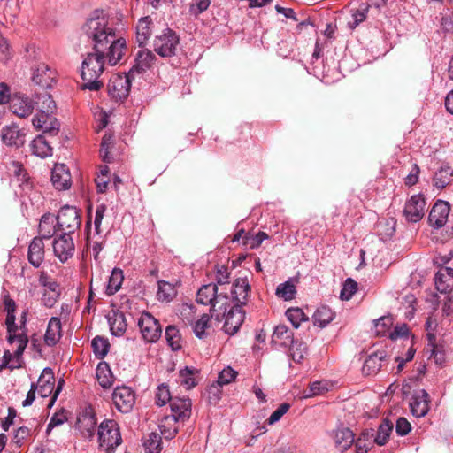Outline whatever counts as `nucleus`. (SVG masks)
Instances as JSON below:
<instances>
[{"instance_id": "nucleus-23", "label": "nucleus", "mask_w": 453, "mask_h": 453, "mask_svg": "<svg viewBox=\"0 0 453 453\" xmlns=\"http://www.w3.org/2000/svg\"><path fill=\"white\" fill-rule=\"evenodd\" d=\"M331 437L340 452L346 451L355 441L354 434L348 427H338L332 431Z\"/></svg>"}, {"instance_id": "nucleus-7", "label": "nucleus", "mask_w": 453, "mask_h": 453, "mask_svg": "<svg viewBox=\"0 0 453 453\" xmlns=\"http://www.w3.org/2000/svg\"><path fill=\"white\" fill-rule=\"evenodd\" d=\"M56 219L58 229L70 235H73L81 224V211L73 206L62 207Z\"/></svg>"}, {"instance_id": "nucleus-46", "label": "nucleus", "mask_w": 453, "mask_h": 453, "mask_svg": "<svg viewBox=\"0 0 453 453\" xmlns=\"http://www.w3.org/2000/svg\"><path fill=\"white\" fill-rule=\"evenodd\" d=\"M124 280L123 271L119 268H114L109 278L106 293L111 296L118 292Z\"/></svg>"}, {"instance_id": "nucleus-10", "label": "nucleus", "mask_w": 453, "mask_h": 453, "mask_svg": "<svg viewBox=\"0 0 453 453\" xmlns=\"http://www.w3.org/2000/svg\"><path fill=\"white\" fill-rule=\"evenodd\" d=\"M112 402L119 411L128 413L135 403V393L130 387H116L112 393Z\"/></svg>"}, {"instance_id": "nucleus-49", "label": "nucleus", "mask_w": 453, "mask_h": 453, "mask_svg": "<svg viewBox=\"0 0 453 453\" xmlns=\"http://www.w3.org/2000/svg\"><path fill=\"white\" fill-rule=\"evenodd\" d=\"M286 316L295 328H298L302 322L309 320L308 316L298 307L288 309Z\"/></svg>"}, {"instance_id": "nucleus-50", "label": "nucleus", "mask_w": 453, "mask_h": 453, "mask_svg": "<svg viewBox=\"0 0 453 453\" xmlns=\"http://www.w3.org/2000/svg\"><path fill=\"white\" fill-rule=\"evenodd\" d=\"M289 355L293 361L300 363L304 356L307 354V346L303 342H298L294 339V342L288 346Z\"/></svg>"}, {"instance_id": "nucleus-42", "label": "nucleus", "mask_w": 453, "mask_h": 453, "mask_svg": "<svg viewBox=\"0 0 453 453\" xmlns=\"http://www.w3.org/2000/svg\"><path fill=\"white\" fill-rule=\"evenodd\" d=\"M157 297L161 302H171L176 296V289L174 285L165 280H159L157 282Z\"/></svg>"}, {"instance_id": "nucleus-9", "label": "nucleus", "mask_w": 453, "mask_h": 453, "mask_svg": "<svg viewBox=\"0 0 453 453\" xmlns=\"http://www.w3.org/2000/svg\"><path fill=\"white\" fill-rule=\"evenodd\" d=\"M138 326L142 338L148 342H156L162 334V327L150 313L142 312L138 319Z\"/></svg>"}, {"instance_id": "nucleus-36", "label": "nucleus", "mask_w": 453, "mask_h": 453, "mask_svg": "<svg viewBox=\"0 0 453 453\" xmlns=\"http://www.w3.org/2000/svg\"><path fill=\"white\" fill-rule=\"evenodd\" d=\"M108 321L113 335L120 336L127 329L126 318L121 311H112V314L108 317Z\"/></svg>"}, {"instance_id": "nucleus-32", "label": "nucleus", "mask_w": 453, "mask_h": 453, "mask_svg": "<svg viewBox=\"0 0 453 453\" xmlns=\"http://www.w3.org/2000/svg\"><path fill=\"white\" fill-rule=\"evenodd\" d=\"M154 60L155 56L150 50H140L136 55L135 63L130 70H134V74L141 73L149 69Z\"/></svg>"}, {"instance_id": "nucleus-18", "label": "nucleus", "mask_w": 453, "mask_h": 453, "mask_svg": "<svg viewBox=\"0 0 453 453\" xmlns=\"http://www.w3.org/2000/svg\"><path fill=\"white\" fill-rule=\"evenodd\" d=\"M27 347H25V342L21 340L20 344L17 346V349L12 353L9 349L4 350V356L0 360V370L19 369L22 367V355Z\"/></svg>"}, {"instance_id": "nucleus-17", "label": "nucleus", "mask_w": 453, "mask_h": 453, "mask_svg": "<svg viewBox=\"0 0 453 453\" xmlns=\"http://www.w3.org/2000/svg\"><path fill=\"white\" fill-rule=\"evenodd\" d=\"M449 211L450 206L448 202L438 200L429 213L428 220L430 225L435 228L442 227L448 220Z\"/></svg>"}, {"instance_id": "nucleus-12", "label": "nucleus", "mask_w": 453, "mask_h": 453, "mask_svg": "<svg viewBox=\"0 0 453 453\" xmlns=\"http://www.w3.org/2000/svg\"><path fill=\"white\" fill-rule=\"evenodd\" d=\"M426 199L420 194L411 196L405 203L403 216L409 222L416 223L422 219L426 211Z\"/></svg>"}, {"instance_id": "nucleus-62", "label": "nucleus", "mask_w": 453, "mask_h": 453, "mask_svg": "<svg viewBox=\"0 0 453 453\" xmlns=\"http://www.w3.org/2000/svg\"><path fill=\"white\" fill-rule=\"evenodd\" d=\"M58 296H60V290L57 293L44 291L42 293V302L46 307L51 308L55 305Z\"/></svg>"}, {"instance_id": "nucleus-51", "label": "nucleus", "mask_w": 453, "mask_h": 453, "mask_svg": "<svg viewBox=\"0 0 453 453\" xmlns=\"http://www.w3.org/2000/svg\"><path fill=\"white\" fill-rule=\"evenodd\" d=\"M211 316L203 314L199 319H197L193 325V332L196 336L199 339H203L207 336V330L210 328V319Z\"/></svg>"}, {"instance_id": "nucleus-20", "label": "nucleus", "mask_w": 453, "mask_h": 453, "mask_svg": "<svg viewBox=\"0 0 453 453\" xmlns=\"http://www.w3.org/2000/svg\"><path fill=\"white\" fill-rule=\"evenodd\" d=\"M96 421L95 415L90 410H85L79 414L75 424L77 429L82 437L92 438L95 434Z\"/></svg>"}, {"instance_id": "nucleus-22", "label": "nucleus", "mask_w": 453, "mask_h": 453, "mask_svg": "<svg viewBox=\"0 0 453 453\" xmlns=\"http://www.w3.org/2000/svg\"><path fill=\"white\" fill-rule=\"evenodd\" d=\"M25 133L16 125L5 126L1 130V139L7 146L20 147L25 143Z\"/></svg>"}, {"instance_id": "nucleus-13", "label": "nucleus", "mask_w": 453, "mask_h": 453, "mask_svg": "<svg viewBox=\"0 0 453 453\" xmlns=\"http://www.w3.org/2000/svg\"><path fill=\"white\" fill-rule=\"evenodd\" d=\"M57 80L56 70L45 63H38L33 68L32 81L43 88H51Z\"/></svg>"}, {"instance_id": "nucleus-3", "label": "nucleus", "mask_w": 453, "mask_h": 453, "mask_svg": "<svg viewBox=\"0 0 453 453\" xmlns=\"http://www.w3.org/2000/svg\"><path fill=\"white\" fill-rule=\"evenodd\" d=\"M105 62L109 64L107 50H94L87 55L81 65L82 89L97 91L103 87L99 78L104 71Z\"/></svg>"}, {"instance_id": "nucleus-30", "label": "nucleus", "mask_w": 453, "mask_h": 453, "mask_svg": "<svg viewBox=\"0 0 453 453\" xmlns=\"http://www.w3.org/2000/svg\"><path fill=\"white\" fill-rule=\"evenodd\" d=\"M54 373L53 371L46 367L42 370L41 376L38 379V393L42 397H47L54 388Z\"/></svg>"}, {"instance_id": "nucleus-28", "label": "nucleus", "mask_w": 453, "mask_h": 453, "mask_svg": "<svg viewBox=\"0 0 453 453\" xmlns=\"http://www.w3.org/2000/svg\"><path fill=\"white\" fill-rule=\"evenodd\" d=\"M386 357L385 351H377L366 357L362 372L363 374L371 376L376 374L381 368L382 361Z\"/></svg>"}, {"instance_id": "nucleus-45", "label": "nucleus", "mask_w": 453, "mask_h": 453, "mask_svg": "<svg viewBox=\"0 0 453 453\" xmlns=\"http://www.w3.org/2000/svg\"><path fill=\"white\" fill-rule=\"evenodd\" d=\"M7 169L9 173L16 178L20 186H28L29 178L27 177V173L21 163L18 161H12L8 165Z\"/></svg>"}, {"instance_id": "nucleus-14", "label": "nucleus", "mask_w": 453, "mask_h": 453, "mask_svg": "<svg viewBox=\"0 0 453 453\" xmlns=\"http://www.w3.org/2000/svg\"><path fill=\"white\" fill-rule=\"evenodd\" d=\"M10 110L19 118H27L35 110V100L26 95L16 94L10 101Z\"/></svg>"}, {"instance_id": "nucleus-34", "label": "nucleus", "mask_w": 453, "mask_h": 453, "mask_svg": "<svg viewBox=\"0 0 453 453\" xmlns=\"http://www.w3.org/2000/svg\"><path fill=\"white\" fill-rule=\"evenodd\" d=\"M57 219L53 214H44L39 223V234L43 239H50L57 232Z\"/></svg>"}, {"instance_id": "nucleus-58", "label": "nucleus", "mask_w": 453, "mask_h": 453, "mask_svg": "<svg viewBox=\"0 0 453 453\" xmlns=\"http://www.w3.org/2000/svg\"><path fill=\"white\" fill-rule=\"evenodd\" d=\"M237 375V372L230 366L224 368L219 374L218 382L219 385H227L232 382Z\"/></svg>"}, {"instance_id": "nucleus-4", "label": "nucleus", "mask_w": 453, "mask_h": 453, "mask_svg": "<svg viewBox=\"0 0 453 453\" xmlns=\"http://www.w3.org/2000/svg\"><path fill=\"white\" fill-rule=\"evenodd\" d=\"M196 301L203 305H211V316L217 321L223 320L229 306V296L223 292L218 293V287L213 283L203 285L198 289Z\"/></svg>"}, {"instance_id": "nucleus-19", "label": "nucleus", "mask_w": 453, "mask_h": 453, "mask_svg": "<svg viewBox=\"0 0 453 453\" xmlns=\"http://www.w3.org/2000/svg\"><path fill=\"white\" fill-rule=\"evenodd\" d=\"M429 395L425 389L417 390L411 398L410 408L413 416L425 417L429 411Z\"/></svg>"}, {"instance_id": "nucleus-15", "label": "nucleus", "mask_w": 453, "mask_h": 453, "mask_svg": "<svg viewBox=\"0 0 453 453\" xmlns=\"http://www.w3.org/2000/svg\"><path fill=\"white\" fill-rule=\"evenodd\" d=\"M223 319H225L223 326L225 332L227 334L233 335L239 330L243 323L244 312L242 310V307H235L229 303Z\"/></svg>"}, {"instance_id": "nucleus-55", "label": "nucleus", "mask_w": 453, "mask_h": 453, "mask_svg": "<svg viewBox=\"0 0 453 453\" xmlns=\"http://www.w3.org/2000/svg\"><path fill=\"white\" fill-rule=\"evenodd\" d=\"M155 398L158 406H164L167 403H171L173 397L171 396L168 386L162 383L157 388Z\"/></svg>"}, {"instance_id": "nucleus-52", "label": "nucleus", "mask_w": 453, "mask_h": 453, "mask_svg": "<svg viewBox=\"0 0 453 453\" xmlns=\"http://www.w3.org/2000/svg\"><path fill=\"white\" fill-rule=\"evenodd\" d=\"M38 281L42 287L45 288L44 291L57 293L58 290H60L59 284L45 271L39 272Z\"/></svg>"}, {"instance_id": "nucleus-16", "label": "nucleus", "mask_w": 453, "mask_h": 453, "mask_svg": "<svg viewBox=\"0 0 453 453\" xmlns=\"http://www.w3.org/2000/svg\"><path fill=\"white\" fill-rule=\"evenodd\" d=\"M250 292V287L248 280L246 278L237 279L232 286L229 303L235 307H241L246 303Z\"/></svg>"}, {"instance_id": "nucleus-57", "label": "nucleus", "mask_w": 453, "mask_h": 453, "mask_svg": "<svg viewBox=\"0 0 453 453\" xmlns=\"http://www.w3.org/2000/svg\"><path fill=\"white\" fill-rule=\"evenodd\" d=\"M357 284L355 280L349 278L346 280L342 289L341 290L340 297L342 300H349L356 293Z\"/></svg>"}, {"instance_id": "nucleus-8", "label": "nucleus", "mask_w": 453, "mask_h": 453, "mask_svg": "<svg viewBox=\"0 0 453 453\" xmlns=\"http://www.w3.org/2000/svg\"><path fill=\"white\" fill-rule=\"evenodd\" d=\"M134 76V70H129L127 73L113 75L108 83V91L111 96L117 100L127 98Z\"/></svg>"}, {"instance_id": "nucleus-27", "label": "nucleus", "mask_w": 453, "mask_h": 453, "mask_svg": "<svg viewBox=\"0 0 453 453\" xmlns=\"http://www.w3.org/2000/svg\"><path fill=\"white\" fill-rule=\"evenodd\" d=\"M436 289L441 293H447L453 288V269L441 267L434 277Z\"/></svg>"}, {"instance_id": "nucleus-48", "label": "nucleus", "mask_w": 453, "mask_h": 453, "mask_svg": "<svg viewBox=\"0 0 453 453\" xmlns=\"http://www.w3.org/2000/svg\"><path fill=\"white\" fill-rule=\"evenodd\" d=\"M93 351L97 358H104L110 349V343L108 340L102 336H96L91 342Z\"/></svg>"}, {"instance_id": "nucleus-41", "label": "nucleus", "mask_w": 453, "mask_h": 453, "mask_svg": "<svg viewBox=\"0 0 453 453\" xmlns=\"http://www.w3.org/2000/svg\"><path fill=\"white\" fill-rule=\"evenodd\" d=\"M7 330V336L6 341L9 344H13L14 342H17V344H20L21 340L25 342V347L27 346L29 342V339L23 330L20 331L19 326L18 324H12V326H6Z\"/></svg>"}, {"instance_id": "nucleus-1", "label": "nucleus", "mask_w": 453, "mask_h": 453, "mask_svg": "<svg viewBox=\"0 0 453 453\" xmlns=\"http://www.w3.org/2000/svg\"><path fill=\"white\" fill-rule=\"evenodd\" d=\"M82 31L93 42V50H108L109 65H115L122 59L127 50L126 41L117 37L104 11L93 12L83 25Z\"/></svg>"}, {"instance_id": "nucleus-56", "label": "nucleus", "mask_w": 453, "mask_h": 453, "mask_svg": "<svg viewBox=\"0 0 453 453\" xmlns=\"http://www.w3.org/2000/svg\"><path fill=\"white\" fill-rule=\"evenodd\" d=\"M394 319L391 316H384L374 321L376 334L385 335L388 330L393 326Z\"/></svg>"}, {"instance_id": "nucleus-33", "label": "nucleus", "mask_w": 453, "mask_h": 453, "mask_svg": "<svg viewBox=\"0 0 453 453\" xmlns=\"http://www.w3.org/2000/svg\"><path fill=\"white\" fill-rule=\"evenodd\" d=\"M32 153L39 157L45 158L52 155V148L44 134L37 135L30 143Z\"/></svg>"}, {"instance_id": "nucleus-21", "label": "nucleus", "mask_w": 453, "mask_h": 453, "mask_svg": "<svg viewBox=\"0 0 453 453\" xmlns=\"http://www.w3.org/2000/svg\"><path fill=\"white\" fill-rule=\"evenodd\" d=\"M191 400L188 397H173L170 403L172 415L176 420L184 422L191 414Z\"/></svg>"}, {"instance_id": "nucleus-5", "label": "nucleus", "mask_w": 453, "mask_h": 453, "mask_svg": "<svg viewBox=\"0 0 453 453\" xmlns=\"http://www.w3.org/2000/svg\"><path fill=\"white\" fill-rule=\"evenodd\" d=\"M98 440L103 450L112 453L122 441L118 423L113 419L104 420L98 427Z\"/></svg>"}, {"instance_id": "nucleus-6", "label": "nucleus", "mask_w": 453, "mask_h": 453, "mask_svg": "<svg viewBox=\"0 0 453 453\" xmlns=\"http://www.w3.org/2000/svg\"><path fill=\"white\" fill-rule=\"evenodd\" d=\"M180 45V37L173 30L165 28L157 35L153 42L154 51L163 58L176 55Z\"/></svg>"}, {"instance_id": "nucleus-25", "label": "nucleus", "mask_w": 453, "mask_h": 453, "mask_svg": "<svg viewBox=\"0 0 453 453\" xmlns=\"http://www.w3.org/2000/svg\"><path fill=\"white\" fill-rule=\"evenodd\" d=\"M44 242L42 238L35 237L28 245L27 260L35 267L39 268L44 260Z\"/></svg>"}, {"instance_id": "nucleus-61", "label": "nucleus", "mask_w": 453, "mask_h": 453, "mask_svg": "<svg viewBox=\"0 0 453 453\" xmlns=\"http://www.w3.org/2000/svg\"><path fill=\"white\" fill-rule=\"evenodd\" d=\"M210 4V0H195L190 6V12L195 16H198L208 9Z\"/></svg>"}, {"instance_id": "nucleus-40", "label": "nucleus", "mask_w": 453, "mask_h": 453, "mask_svg": "<svg viewBox=\"0 0 453 453\" xmlns=\"http://www.w3.org/2000/svg\"><path fill=\"white\" fill-rule=\"evenodd\" d=\"M179 421L175 419V418H171L168 416H165L159 424V429L161 432L162 436L166 439L170 440L173 438L176 434L178 433L179 427L178 423Z\"/></svg>"}, {"instance_id": "nucleus-64", "label": "nucleus", "mask_w": 453, "mask_h": 453, "mask_svg": "<svg viewBox=\"0 0 453 453\" xmlns=\"http://www.w3.org/2000/svg\"><path fill=\"white\" fill-rule=\"evenodd\" d=\"M326 387L321 381H314L311 384L309 392L304 395L303 397H311L314 395H318L326 391Z\"/></svg>"}, {"instance_id": "nucleus-37", "label": "nucleus", "mask_w": 453, "mask_h": 453, "mask_svg": "<svg viewBox=\"0 0 453 453\" xmlns=\"http://www.w3.org/2000/svg\"><path fill=\"white\" fill-rule=\"evenodd\" d=\"M113 374L105 362H100L96 367V380L103 388H109L113 384Z\"/></svg>"}, {"instance_id": "nucleus-2", "label": "nucleus", "mask_w": 453, "mask_h": 453, "mask_svg": "<svg viewBox=\"0 0 453 453\" xmlns=\"http://www.w3.org/2000/svg\"><path fill=\"white\" fill-rule=\"evenodd\" d=\"M35 106H37L38 112L32 119V125L37 130H42L44 134L55 136L59 131L60 124L54 117L57 105L52 96L45 92L36 94L35 96Z\"/></svg>"}, {"instance_id": "nucleus-60", "label": "nucleus", "mask_w": 453, "mask_h": 453, "mask_svg": "<svg viewBox=\"0 0 453 453\" xmlns=\"http://www.w3.org/2000/svg\"><path fill=\"white\" fill-rule=\"evenodd\" d=\"M289 408H290V405L288 403H281L277 408V410H275L271 414V416L267 419L268 424L273 425V424L278 422L282 418V416L288 412Z\"/></svg>"}, {"instance_id": "nucleus-54", "label": "nucleus", "mask_w": 453, "mask_h": 453, "mask_svg": "<svg viewBox=\"0 0 453 453\" xmlns=\"http://www.w3.org/2000/svg\"><path fill=\"white\" fill-rule=\"evenodd\" d=\"M195 372V370L189 367H185L180 371V382L181 385L185 386L187 389H190L197 384Z\"/></svg>"}, {"instance_id": "nucleus-43", "label": "nucleus", "mask_w": 453, "mask_h": 453, "mask_svg": "<svg viewBox=\"0 0 453 453\" xmlns=\"http://www.w3.org/2000/svg\"><path fill=\"white\" fill-rule=\"evenodd\" d=\"M393 430V423L388 419H384L379 426L376 434H374V442L379 446L385 445Z\"/></svg>"}, {"instance_id": "nucleus-35", "label": "nucleus", "mask_w": 453, "mask_h": 453, "mask_svg": "<svg viewBox=\"0 0 453 453\" xmlns=\"http://www.w3.org/2000/svg\"><path fill=\"white\" fill-rule=\"evenodd\" d=\"M374 443V431L364 430L355 441L356 453H367Z\"/></svg>"}, {"instance_id": "nucleus-53", "label": "nucleus", "mask_w": 453, "mask_h": 453, "mask_svg": "<svg viewBox=\"0 0 453 453\" xmlns=\"http://www.w3.org/2000/svg\"><path fill=\"white\" fill-rule=\"evenodd\" d=\"M295 294L296 287L290 280L280 284L276 288V295L285 301L293 299Z\"/></svg>"}, {"instance_id": "nucleus-39", "label": "nucleus", "mask_w": 453, "mask_h": 453, "mask_svg": "<svg viewBox=\"0 0 453 453\" xmlns=\"http://www.w3.org/2000/svg\"><path fill=\"white\" fill-rule=\"evenodd\" d=\"M334 313L327 306L319 307L313 314V323L321 328L327 326L334 319Z\"/></svg>"}, {"instance_id": "nucleus-44", "label": "nucleus", "mask_w": 453, "mask_h": 453, "mask_svg": "<svg viewBox=\"0 0 453 453\" xmlns=\"http://www.w3.org/2000/svg\"><path fill=\"white\" fill-rule=\"evenodd\" d=\"M165 337L168 345L173 351L182 348V339L179 329L174 326H168L165 328Z\"/></svg>"}, {"instance_id": "nucleus-38", "label": "nucleus", "mask_w": 453, "mask_h": 453, "mask_svg": "<svg viewBox=\"0 0 453 453\" xmlns=\"http://www.w3.org/2000/svg\"><path fill=\"white\" fill-rule=\"evenodd\" d=\"M453 180V169L449 165L441 166L434 173V186L437 188H444Z\"/></svg>"}, {"instance_id": "nucleus-11", "label": "nucleus", "mask_w": 453, "mask_h": 453, "mask_svg": "<svg viewBox=\"0 0 453 453\" xmlns=\"http://www.w3.org/2000/svg\"><path fill=\"white\" fill-rule=\"evenodd\" d=\"M54 256L61 262L65 263L70 259L75 250V245L72 235L62 234L52 242Z\"/></svg>"}, {"instance_id": "nucleus-24", "label": "nucleus", "mask_w": 453, "mask_h": 453, "mask_svg": "<svg viewBox=\"0 0 453 453\" xmlns=\"http://www.w3.org/2000/svg\"><path fill=\"white\" fill-rule=\"evenodd\" d=\"M51 181L58 190H65L71 187V174L65 165H55L51 173Z\"/></svg>"}, {"instance_id": "nucleus-59", "label": "nucleus", "mask_w": 453, "mask_h": 453, "mask_svg": "<svg viewBox=\"0 0 453 453\" xmlns=\"http://www.w3.org/2000/svg\"><path fill=\"white\" fill-rule=\"evenodd\" d=\"M66 420L67 417L64 411L55 413L47 426L46 434H50L54 427L63 425Z\"/></svg>"}, {"instance_id": "nucleus-29", "label": "nucleus", "mask_w": 453, "mask_h": 453, "mask_svg": "<svg viewBox=\"0 0 453 453\" xmlns=\"http://www.w3.org/2000/svg\"><path fill=\"white\" fill-rule=\"evenodd\" d=\"M271 342L274 345L288 347L294 342V334L286 325H278L273 330Z\"/></svg>"}, {"instance_id": "nucleus-26", "label": "nucleus", "mask_w": 453, "mask_h": 453, "mask_svg": "<svg viewBox=\"0 0 453 453\" xmlns=\"http://www.w3.org/2000/svg\"><path fill=\"white\" fill-rule=\"evenodd\" d=\"M154 24L150 16L141 18L135 27V41L139 46L146 44L152 35Z\"/></svg>"}, {"instance_id": "nucleus-63", "label": "nucleus", "mask_w": 453, "mask_h": 453, "mask_svg": "<svg viewBox=\"0 0 453 453\" xmlns=\"http://www.w3.org/2000/svg\"><path fill=\"white\" fill-rule=\"evenodd\" d=\"M411 426L405 418H399L395 424V432L400 436L406 435L411 431Z\"/></svg>"}, {"instance_id": "nucleus-47", "label": "nucleus", "mask_w": 453, "mask_h": 453, "mask_svg": "<svg viewBox=\"0 0 453 453\" xmlns=\"http://www.w3.org/2000/svg\"><path fill=\"white\" fill-rule=\"evenodd\" d=\"M145 453H160L162 450L161 436L157 433H150L143 441Z\"/></svg>"}, {"instance_id": "nucleus-31", "label": "nucleus", "mask_w": 453, "mask_h": 453, "mask_svg": "<svg viewBox=\"0 0 453 453\" xmlns=\"http://www.w3.org/2000/svg\"><path fill=\"white\" fill-rule=\"evenodd\" d=\"M61 321L57 317H52L48 323L44 334V342L48 346L56 345L61 338Z\"/></svg>"}]
</instances>
